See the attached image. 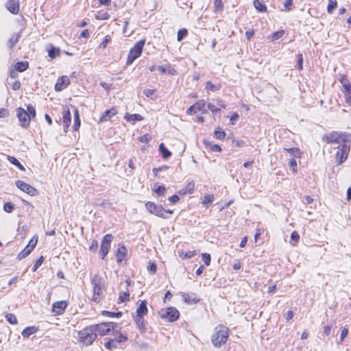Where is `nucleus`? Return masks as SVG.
I'll return each mask as SVG.
<instances>
[{
    "instance_id": "63",
    "label": "nucleus",
    "mask_w": 351,
    "mask_h": 351,
    "mask_svg": "<svg viewBox=\"0 0 351 351\" xmlns=\"http://www.w3.org/2000/svg\"><path fill=\"white\" fill-rule=\"evenodd\" d=\"M110 41V38H109L108 36H106L100 43V47H101L102 49H105Z\"/></svg>"
},
{
    "instance_id": "30",
    "label": "nucleus",
    "mask_w": 351,
    "mask_h": 351,
    "mask_svg": "<svg viewBox=\"0 0 351 351\" xmlns=\"http://www.w3.org/2000/svg\"><path fill=\"white\" fill-rule=\"evenodd\" d=\"M80 114L78 110L75 108L74 110V123H73V130L75 131H77L80 127Z\"/></svg>"
},
{
    "instance_id": "43",
    "label": "nucleus",
    "mask_w": 351,
    "mask_h": 351,
    "mask_svg": "<svg viewBox=\"0 0 351 351\" xmlns=\"http://www.w3.org/2000/svg\"><path fill=\"white\" fill-rule=\"evenodd\" d=\"M214 196L212 194H206L204 196V199L202 201V204L208 207L209 204H211L213 202Z\"/></svg>"
},
{
    "instance_id": "59",
    "label": "nucleus",
    "mask_w": 351,
    "mask_h": 351,
    "mask_svg": "<svg viewBox=\"0 0 351 351\" xmlns=\"http://www.w3.org/2000/svg\"><path fill=\"white\" fill-rule=\"evenodd\" d=\"M98 249V242L94 239L91 242V245L89 246V250L91 252H96Z\"/></svg>"
},
{
    "instance_id": "18",
    "label": "nucleus",
    "mask_w": 351,
    "mask_h": 351,
    "mask_svg": "<svg viewBox=\"0 0 351 351\" xmlns=\"http://www.w3.org/2000/svg\"><path fill=\"white\" fill-rule=\"evenodd\" d=\"M128 250L124 245L119 247L116 252V258L118 263H121L123 261H126Z\"/></svg>"
},
{
    "instance_id": "42",
    "label": "nucleus",
    "mask_w": 351,
    "mask_h": 351,
    "mask_svg": "<svg viewBox=\"0 0 351 351\" xmlns=\"http://www.w3.org/2000/svg\"><path fill=\"white\" fill-rule=\"evenodd\" d=\"M188 35V30L186 28H182L178 30L177 34L178 41H181L183 38L186 37Z\"/></svg>"
},
{
    "instance_id": "28",
    "label": "nucleus",
    "mask_w": 351,
    "mask_h": 351,
    "mask_svg": "<svg viewBox=\"0 0 351 351\" xmlns=\"http://www.w3.org/2000/svg\"><path fill=\"white\" fill-rule=\"evenodd\" d=\"M130 294L129 290L119 293L117 302L119 304H120V303L127 302L130 301Z\"/></svg>"
},
{
    "instance_id": "15",
    "label": "nucleus",
    "mask_w": 351,
    "mask_h": 351,
    "mask_svg": "<svg viewBox=\"0 0 351 351\" xmlns=\"http://www.w3.org/2000/svg\"><path fill=\"white\" fill-rule=\"evenodd\" d=\"M67 306L68 302L65 300L55 302L52 305V313H53V315L57 316L62 315Z\"/></svg>"
},
{
    "instance_id": "24",
    "label": "nucleus",
    "mask_w": 351,
    "mask_h": 351,
    "mask_svg": "<svg viewBox=\"0 0 351 351\" xmlns=\"http://www.w3.org/2000/svg\"><path fill=\"white\" fill-rule=\"evenodd\" d=\"M220 83L213 84L211 81H207L205 84V89L210 92H216L221 88Z\"/></svg>"
},
{
    "instance_id": "62",
    "label": "nucleus",
    "mask_w": 351,
    "mask_h": 351,
    "mask_svg": "<svg viewBox=\"0 0 351 351\" xmlns=\"http://www.w3.org/2000/svg\"><path fill=\"white\" fill-rule=\"evenodd\" d=\"M9 160L14 165H15L16 166H17L20 169L22 170V165L21 164V162L17 160L14 157H9Z\"/></svg>"
},
{
    "instance_id": "21",
    "label": "nucleus",
    "mask_w": 351,
    "mask_h": 351,
    "mask_svg": "<svg viewBox=\"0 0 351 351\" xmlns=\"http://www.w3.org/2000/svg\"><path fill=\"white\" fill-rule=\"evenodd\" d=\"M6 8L12 14L18 13L19 10V1L8 0L6 2Z\"/></svg>"
},
{
    "instance_id": "50",
    "label": "nucleus",
    "mask_w": 351,
    "mask_h": 351,
    "mask_svg": "<svg viewBox=\"0 0 351 351\" xmlns=\"http://www.w3.org/2000/svg\"><path fill=\"white\" fill-rule=\"evenodd\" d=\"M300 235L298 232L294 230L291 234V240L293 241V245H295L299 241Z\"/></svg>"
},
{
    "instance_id": "36",
    "label": "nucleus",
    "mask_w": 351,
    "mask_h": 351,
    "mask_svg": "<svg viewBox=\"0 0 351 351\" xmlns=\"http://www.w3.org/2000/svg\"><path fill=\"white\" fill-rule=\"evenodd\" d=\"M346 103L351 106V87L348 88L342 89Z\"/></svg>"
},
{
    "instance_id": "13",
    "label": "nucleus",
    "mask_w": 351,
    "mask_h": 351,
    "mask_svg": "<svg viewBox=\"0 0 351 351\" xmlns=\"http://www.w3.org/2000/svg\"><path fill=\"white\" fill-rule=\"evenodd\" d=\"M36 109L32 105H28L26 110L23 109V128L29 125L31 120L36 118Z\"/></svg>"
},
{
    "instance_id": "54",
    "label": "nucleus",
    "mask_w": 351,
    "mask_h": 351,
    "mask_svg": "<svg viewBox=\"0 0 351 351\" xmlns=\"http://www.w3.org/2000/svg\"><path fill=\"white\" fill-rule=\"evenodd\" d=\"M348 334V329L346 327L343 328L341 330L340 339H339L340 343H342L344 341V339L347 337Z\"/></svg>"
},
{
    "instance_id": "11",
    "label": "nucleus",
    "mask_w": 351,
    "mask_h": 351,
    "mask_svg": "<svg viewBox=\"0 0 351 351\" xmlns=\"http://www.w3.org/2000/svg\"><path fill=\"white\" fill-rule=\"evenodd\" d=\"M113 239V236L111 234H106L102 241L100 245L99 255L101 259H105L107 256L111 245V243Z\"/></svg>"
},
{
    "instance_id": "57",
    "label": "nucleus",
    "mask_w": 351,
    "mask_h": 351,
    "mask_svg": "<svg viewBox=\"0 0 351 351\" xmlns=\"http://www.w3.org/2000/svg\"><path fill=\"white\" fill-rule=\"evenodd\" d=\"M293 0H285L284 2L285 10L287 12H289L291 10L293 6Z\"/></svg>"
},
{
    "instance_id": "44",
    "label": "nucleus",
    "mask_w": 351,
    "mask_h": 351,
    "mask_svg": "<svg viewBox=\"0 0 351 351\" xmlns=\"http://www.w3.org/2000/svg\"><path fill=\"white\" fill-rule=\"evenodd\" d=\"M154 192L158 196H163L166 192V188L165 186H158L156 188L154 189Z\"/></svg>"
},
{
    "instance_id": "16",
    "label": "nucleus",
    "mask_w": 351,
    "mask_h": 351,
    "mask_svg": "<svg viewBox=\"0 0 351 351\" xmlns=\"http://www.w3.org/2000/svg\"><path fill=\"white\" fill-rule=\"evenodd\" d=\"M62 114L64 132H67L71 123V114L69 106L64 107Z\"/></svg>"
},
{
    "instance_id": "46",
    "label": "nucleus",
    "mask_w": 351,
    "mask_h": 351,
    "mask_svg": "<svg viewBox=\"0 0 351 351\" xmlns=\"http://www.w3.org/2000/svg\"><path fill=\"white\" fill-rule=\"evenodd\" d=\"M297 58V68L299 71H302L303 69V56L302 53H298L296 55Z\"/></svg>"
},
{
    "instance_id": "8",
    "label": "nucleus",
    "mask_w": 351,
    "mask_h": 351,
    "mask_svg": "<svg viewBox=\"0 0 351 351\" xmlns=\"http://www.w3.org/2000/svg\"><path fill=\"white\" fill-rule=\"evenodd\" d=\"M145 206L150 214L162 219L168 218V215H171L173 213V210L165 209L162 206L157 204L153 202H147L145 203Z\"/></svg>"
},
{
    "instance_id": "23",
    "label": "nucleus",
    "mask_w": 351,
    "mask_h": 351,
    "mask_svg": "<svg viewBox=\"0 0 351 351\" xmlns=\"http://www.w3.org/2000/svg\"><path fill=\"white\" fill-rule=\"evenodd\" d=\"M38 242V237H33L29 241L28 244L23 248V252L26 254H29L35 247Z\"/></svg>"
},
{
    "instance_id": "17",
    "label": "nucleus",
    "mask_w": 351,
    "mask_h": 351,
    "mask_svg": "<svg viewBox=\"0 0 351 351\" xmlns=\"http://www.w3.org/2000/svg\"><path fill=\"white\" fill-rule=\"evenodd\" d=\"M70 83V80L66 75H62L59 77L56 81L55 90L58 92L62 91L65 89Z\"/></svg>"
},
{
    "instance_id": "31",
    "label": "nucleus",
    "mask_w": 351,
    "mask_h": 351,
    "mask_svg": "<svg viewBox=\"0 0 351 351\" xmlns=\"http://www.w3.org/2000/svg\"><path fill=\"white\" fill-rule=\"evenodd\" d=\"M23 191L30 195L31 196H35L38 194V191L33 186L23 183Z\"/></svg>"
},
{
    "instance_id": "38",
    "label": "nucleus",
    "mask_w": 351,
    "mask_h": 351,
    "mask_svg": "<svg viewBox=\"0 0 351 351\" xmlns=\"http://www.w3.org/2000/svg\"><path fill=\"white\" fill-rule=\"evenodd\" d=\"M195 254H196V252L195 250L187 251V252H184V251L179 252V256L182 259L191 258L193 256H194Z\"/></svg>"
},
{
    "instance_id": "7",
    "label": "nucleus",
    "mask_w": 351,
    "mask_h": 351,
    "mask_svg": "<svg viewBox=\"0 0 351 351\" xmlns=\"http://www.w3.org/2000/svg\"><path fill=\"white\" fill-rule=\"evenodd\" d=\"M351 138V134L345 132L331 131L324 134L322 140L326 144H341L348 138Z\"/></svg>"
},
{
    "instance_id": "41",
    "label": "nucleus",
    "mask_w": 351,
    "mask_h": 351,
    "mask_svg": "<svg viewBox=\"0 0 351 351\" xmlns=\"http://www.w3.org/2000/svg\"><path fill=\"white\" fill-rule=\"evenodd\" d=\"M337 7V0H328L327 6V12L328 14H332L333 10Z\"/></svg>"
},
{
    "instance_id": "55",
    "label": "nucleus",
    "mask_w": 351,
    "mask_h": 351,
    "mask_svg": "<svg viewBox=\"0 0 351 351\" xmlns=\"http://www.w3.org/2000/svg\"><path fill=\"white\" fill-rule=\"evenodd\" d=\"M14 205L11 202H7L3 206V209L7 213H12L14 210Z\"/></svg>"
},
{
    "instance_id": "52",
    "label": "nucleus",
    "mask_w": 351,
    "mask_h": 351,
    "mask_svg": "<svg viewBox=\"0 0 351 351\" xmlns=\"http://www.w3.org/2000/svg\"><path fill=\"white\" fill-rule=\"evenodd\" d=\"M44 261V257L43 256H40L38 259L36 261L35 265H34L33 268H32V271H36L38 268L43 264Z\"/></svg>"
},
{
    "instance_id": "32",
    "label": "nucleus",
    "mask_w": 351,
    "mask_h": 351,
    "mask_svg": "<svg viewBox=\"0 0 351 351\" xmlns=\"http://www.w3.org/2000/svg\"><path fill=\"white\" fill-rule=\"evenodd\" d=\"M159 150L162 154V158L165 159H167L171 156V152L167 149L163 143L160 144Z\"/></svg>"
},
{
    "instance_id": "45",
    "label": "nucleus",
    "mask_w": 351,
    "mask_h": 351,
    "mask_svg": "<svg viewBox=\"0 0 351 351\" xmlns=\"http://www.w3.org/2000/svg\"><path fill=\"white\" fill-rule=\"evenodd\" d=\"M195 189V183L193 182H189L186 186L183 194L192 193Z\"/></svg>"
},
{
    "instance_id": "6",
    "label": "nucleus",
    "mask_w": 351,
    "mask_h": 351,
    "mask_svg": "<svg viewBox=\"0 0 351 351\" xmlns=\"http://www.w3.org/2000/svg\"><path fill=\"white\" fill-rule=\"evenodd\" d=\"M97 336H107L112 335L115 331H118L120 326L118 323L114 322H103L99 324H93Z\"/></svg>"
},
{
    "instance_id": "56",
    "label": "nucleus",
    "mask_w": 351,
    "mask_h": 351,
    "mask_svg": "<svg viewBox=\"0 0 351 351\" xmlns=\"http://www.w3.org/2000/svg\"><path fill=\"white\" fill-rule=\"evenodd\" d=\"M289 163L290 167L292 169L293 173H296L297 171H298V167H297L298 165H297V162H296L295 159V158H291L289 160Z\"/></svg>"
},
{
    "instance_id": "33",
    "label": "nucleus",
    "mask_w": 351,
    "mask_h": 351,
    "mask_svg": "<svg viewBox=\"0 0 351 351\" xmlns=\"http://www.w3.org/2000/svg\"><path fill=\"white\" fill-rule=\"evenodd\" d=\"M223 3L222 0L214 1V12L216 14L221 13L223 10Z\"/></svg>"
},
{
    "instance_id": "47",
    "label": "nucleus",
    "mask_w": 351,
    "mask_h": 351,
    "mask_svg": "<svg viewBox=\"0 0 351 351\" xmlns=\"http://www.w3.org/2000/svg\"><path fill=\"white\" fill-rule=\"evenodd\" d=\"M202 260L206 266H209L210 265V261H211V256H210V254H208V253L202 254Z\"/></svg>"
},
{
    "instance_id": "53",
    "label": "nucleus",
    "mask_w": 351,
    "mask_h": 351,
    "mask_svg": "<svg viewBox=\"0 0 351 351\" xmlns=\"http://www.w3.org/2000/svg\"><path fill=\"white\" fill-rule=\"evenodd\" d=\"M152 137L149 134H143L138 137V141L143 143H147L151 140Z\"/></svg>"
},
{
    "instance_id": "34",
    "label": "nucleus",
    "mask_w": 351,
    "mask_h": 351,
    "mask_svg": "<svg viewBox=\"0 0 351 351\" xmlns=\"http://www.w3.org/2000/svg\"><path fill=\"white\" fill-rule=\"evenodd\" d=\"M22 72V62H18L15 65V70H11L10 72V76L11 78L14 79L17 77L16 72Z\"/></svg>"
},
{
    "instance_id": "12",
    "label": "nucleus",
    "mask_w": 351,
    "mask_h": 351,
    "mask_svg": "<svg viewBox=\"0 0 351 351\" xmlns=\"http://www.w3.org/2000/svg\"><path fill=\"white\" fill-rule=\"evenodd\" d=\"M180 313L175 307L167 308L161 315L162 319H167L169 322H173L179 319Z\"/></svg>"
},
{
    "instance_id": "35",
    "label": "nucleus",
    "mask_w": 351,
    "mask_h": 351,
    "mask_svg": "<svg viewBox=\"0 0 351 351\" xmlns=\"http://www.w3.org/2000/svg\"><path fill=\"white\" fill-rule=\"evenodd\" d=\"M38 330V327L34 326L27 327L26 328L23 329V337H28L31 335L36 333Z\"/></svg>"
},
{
    "instance_id": "20",
    "label": "nucleus",
    "mask_w": 351,
    "mask_h": 351,
    "mask_svg": "<svg viewBox=\"0 0 351 351\" xmlns=\"http://www.w3.org/2000/svg\"><path fill=\"white\" fill-rule=\"evenodd\" d=\"M181 295L184 302L188 304H197L199 301V299L196 296L195 294L182 293Z\"/></svg>"
},
{
    "instance_id": "14",
    "label": "nucleus",
    "mask_w": 351,
    "mask_h": 351,
    "mask_svg": "<svg viewBox=\"0 0 351 351\" xmlns=\"http://www.w3.org/2000/svg\"><path fill=\"white\" fill-rule=\"evenodd\" d=\"M205 107L206 101L204 99H199L186 110V114L191 115L197 113V112H202L204 113L206 112Z\"/></svg>"
},
{
    "instance_id": "40",
    "label": "nucleus",
    "mask_w": 351,
    "mask_h": 351,
    "mask_svg": "<svg viewBox=\"0 0 351 351\" xmlns=\"http://www.w3.org/2000/svg\"><path fill=\"white\" fill-rule=\"evenodd\" d=\"M285 34V30L280 29L279 31L275 32L270 36V40L275 41L280 38H282Z\"/></svg>"
},
{
    "instance_id": "51",
    "label": "nucleus",
    "mask_w": 351,
    "mask_h": 351,
    "mask_svg": "<svg viewBox=\"0 0 351 351\" xmlns=\"http://www.w3.org/2000/svg\"><path fill=\"white\" fill-rule=\"evenodd\" d=\"M147 270L152 274H154L157 271V265L154 262H149L147 266Z\"/></svg>"
},
{
    "instance_id": "29",
    "label": "nucleus",
    "mask_w": 351,
    "mask_h": 351,
    "mask_svg": "<svg viewBox=\"0 0 351 351\" xmlns=\"http://www.w3.org/2000/svg\"><path fill=\"white\" fill-rule=\"evenodd\" d=\"M204 144H205L206 149H208L210 152H221V146L217 144H213L211 142H205Z\"/></svg>"
},
{
    "instance_id": "4",
    "label": "nucleus",
    "mask_w": 351,
    "mask_h": 351,
    "mask_svg": "<svg viewBox=\"0 0 351 351\" xmlns=\"http://www.w3.org/2000/svg\"><path fill=\"white\" fill-rule=\"evenodd\" d=\"M121 328H119L118 331H115L112 335L113 338H109L104 343V346L108 350H113L114 349L120 348L121 346L126 343L128 337L126 334L121 332Z\"/></svg>"
},
{
    "instance_id": "26",
    "label": "nucleus",
    "mask_w": 351,
    "mask_h": 351,
    "mask_svg": "<svg viewBox=\"0 0 351 351\" xmlns=\"http://www.w3.org/2000/svg\"><path fill=\"white\" fill-rule=\"evenodd\" d=\"M339 82L341 84L343 89L351 87V82L346 74L339 75Z\"/></svg>"
},
{
    "instance_id": "9",
    "label": "nucleus",
    "mask_w": 351,
    "mask_h": 351,
    "mask_svg": "<svg viewBox=\"0 0 351 351\" xmlns=\"http://www.w3.org/2000/svg\"><path fill=\"white\" fill-rule=\"evenodd\" d=\"M351 147V138L341 143L338 147V150L335 154L336 163L340 165L343 163L349 156Z\"/></svg>"
},
{
    "instance_id": "64",
    "label": "nucleus",
    "mask_w": 351,
    "mask_h": 351,
    "mask_svg": "<svg viewBox=\"0 0 351 351\" xmlns=\"http://www.w3.org/2000/svg\"><path fill=\"white\" fill-rule=\"evenodd\" d=\"M167 72L171 75H176L178 73L176 69L170 65L167 66Z\"/></svg>"
},
{
    "instance_id": "49",
    "label": "nucleus",
    "mask_w": 351,
    "mask_h": 351,
    "mask_svg": "<svg viewBox=\"0 0 351 351\" xmlns=\"http://www.w3.org/2000/svg\"><path fill=\"white\" fill-rule=\"evenodd\" d=\"M19 38V34L13 35L8 41V47L12 48L16 44Z\"/></svg>"
},
{
    "instance_id": "48",
    "label": "nucleus",
    "mask_w": 351,
    "mask_h": 351,
    "mask_svg": "<svg viewBox=\"0 0 351 351\" xmlns=\"http://www.w3.org/2000/svg\"><path fill=\"white\" fill-rule=\"evenodd\" d=\"M6 320L11 324H16L17 323V319L14 314L8 313L5 315Z\"/></svg>"
},
{
    "instance_id": "1",
    "label": "nucleus",
    "mask_w": 351,
    "mask_h": 351,
    "mask_svg": "<svg viewBox=\"0 0 351 351\" xmlns=\"http://www.w3.org/2000/svg\"><path fill=\"white\" fill-rule=\"evenodd\" d=\"M90 282L93 290L90 301L93 304H99L105 297L106 291L105 280L99 274H96L92 277Z\"/></svg>"
},
{
    "instance_id": "60",
    "label": "nucleus",
    "mask_w": 351,
    "mask_h": 351,
    "mask_svg": "<svg viewBox=\"0 0 351 351\" xmlns=\"http://www.w3.org/2000/svg\"><path fill=\"white\" fill-rule=\"evenodd\" d=\"M208 108L213 114L217 113L218 111L220 110L219 108H217L216 106H215L213 104H211V103L208 104Z\"/></svg>"
},
{
    "instance_id": "27",
    "label": "nucleus",
    "mask_w": 351,
    "mask_h": 351,
    "mask_svg": "<svg viewBox=\"0 0 351 351\" xmlns=\"http://www.w3.org/2000/svg\"><path fill=\"white\" fill-rule=\"evenodd\" d=\"M284 150L295 158H300L302 157V152L298 147L285 148Z\"/></svg>"
},
{
    "instance_id": "39",
    "label": "nucleus",
    "mask_w": 351,
    "mask_h": 351,
    "mask_svg": "<svg viewBox=\"0 0 351 351\" xmlns=\"http://www.w3.org/2000/svg\"><path fill=\"white\" fill-rule=\"evenodd\" d=\"M215 137L219 140H223L226 134L221 128H217L214 132Z\"/></svg>"
},
{
    "instance_id": "10",
    "label": "nucleus",
    "mask_w": 351,
    "mask_h": 351,
    "mask_svg": "<svg viewBox=\"0 0 351 351\" xmlns=\"http://www.w3.org/2000/svg\"><path fill=\"white\" fill-rule=\"evenodd\" d=\"M145 44V39L140 40L130 49L126 60L127 65L132 64L136 58L141 56Z\"/></svg>"
},
{
    "instance_id": "61",
    "label": "nucleus",
    "mask_w": 351,
    "mask_h": 351,
    "mask_svg": "<svg viewBox=\"0 0 351 351\" xmlns=\"http://www.w3.org/2000/svg\"><path fill=\"white\" fill-rule=\"evenodd\" d=\"M156 90L155 89H145L144 90V94L146 97L152 98L153 95L155 94Z\"/></svg>"
},
{
    "instance_id": "19",
    "label": "nucleus",
    "mask_w": 351,
    "mask_h": 351,
    "mask_svg": "<svg viewBox=\"0 0 351 351\" xmlns=\"http://www.w3.org/2000/svg\"><path fill=\"white\" fill-rule=\"evenodd\" d=\"M117 114V110L115 107L106 110L100 117L99 122H106L109 121L112 117Z\"/></svg>"
},
{
    "instance_id": "25",
    "label": "nucleus",
    "mask_w": 351,
    "mask_h": 351,
    "mask_svg": "<svg viewBox=\"0 0 351 351\" xmlns=\"http://www.w3.org/2000/svg\"><path fill=\"white\" fill-rule=\"evenodd\" d=\"M254 5L256 10L258 12H267V5L263 3V1L260 0H254Z\"/></svg>"
},
{
    "instance_id": "3",
    "label": "nucleus",
    "mask_w": 351,
    "mask_h": 351,
    "mask_svg": "<svg viewBox=\"0 0 351 351\" xmlns=\"http://www.w3.org/2000/svg\"><path fill=\"white\" fill-rule=\"evenodd\" d=\"M230 336V329L223 324L217 326L211 336V342L215 348H220L224 345Z\"/></svg>"
},
{
    "instance_id": "2",
    "label": "nucleus",
    "mask_w": 351,
    "mask_h": 351,
    "mask_svg": "<svg viewBox=\"0 0 351 351\" xmlns=\"http://www.w3.org/2000/svg\"><path fill=\"white\" fill-rule=\"evenodd\" d=\"M148 313L147 302L145 300H141L138 305L135 314L132 318L137 328L141 333L146 332V321L145 316Z\"/></svg>"
},
{
    "instance_id": "5",
    "label": "nucleus",
    "mask_w": 351,
    "mask_h": 351,
    "mask_svg": "<svg viewBox=\"0 0 351 351\" xmlns=\"http://www.w3.org/2000/svg\"><path fill=\"white\" fill-rule=\"evenodd\" d=\"M77 335L79 342L86 346L92 345L97 337L93 324L79 330Z\"/></svg>"
},
{
    "instance_id": "58",
    "label": "nucleus",
    "mask_w": 351,
    "mask_h": 351,
    "mask_svg": "<svg viewBox=\"0 0 351 351\" xmlns=\"http://www.w3.org/2000/svg\"><path fill=\"white\" fill-rule=\"evenodd\" d=\"M332 328V324H328L323 327L324 334L326 337H328L330 335Z\"/></svg>"
},
{
    "instance_id": "22",
    "label": "nucleus",
    "mask_w": 351,
    "mask_h": 351,
    "mask_svg": "<svg viewBox=\"0 0 351 351\" xmlns=\"http://www.w3.org/2000/svg\"><path fill=\"white\" fill-rule=\"evenodd\" d=\"M124 119L132 124H134L136 121H141L143 120V117L139 114H126L124 116Z\"/></svg>"
},
{
    "instance_id": "37",
    "label": "nucleus",
    "mask_w": 351,
    "mask_h": 351,
    "mask_svg": "<svg viewBox=\"0 0 351 351\" xmlns=\"http://www.w3.org/2000/svg\"><path fill=\"white\" fill-rule=\"evenodd\" d=\"M60 54V49L59 48L51 46V48L48 50V56L51 58H55L59 56Z\"/></svg>"
}]
</instances>
